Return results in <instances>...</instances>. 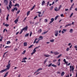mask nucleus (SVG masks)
Returning <instances> with one entry per match:
<instances>
[{"label": "nucleus", "mask_w": 77, "mask_h": 77, "mask_svg": "<svg viewBox=\"0 0 77 77\" xmlns=\"http://www.w3.org/2000/svg\"><path fill=\"white\" fill-rule=\"evenodd\" d=\"M70 72L72 71L73 72L74 71V66H70Z\"/></svg>", "instance_id": "nucleus-1"}, {"label": "nucleus", "mask_w": 77, "mask_h": 77, "mask_svg": "<svg viewBox=\"0 0 77 77\" xmlns=\"http://www.w3.org/2000/svg\"><path fill=\"white\" fill-rule=\"evenodd\" d=\"M11 66V64H8L6 66V67L7 68H6L7 69H9L10 68Z\"/></svg>", "instance_id": "nucleus-2"}, {"label": "nucleus", "mask_w": 77, "mask_h": 77, "mask_svg": "<svg viewBox=\"0 0 77 77\" xmlns=\"http://www.w3.org/2000/svg\"><path fill=\"white\" fill-rule=\"evenodd\" d=\"M36 40H38V38H36L34 40V41L33 42V44H35V42H36V44H38V42H39V40H38V41L36 42Z\"/></svg>", "instance_id": "nucleus-3"}, {"label": "nucleus", "mask_w": 77, "mask_h": 77, "mask_svg": "<svg viewBox=\"0 0 77 77\" xmlns=\"http://www.w3.org/2000/svg\"><path fill=\"white\" fill-rule=\"evenodd\" d=\"M12 2H11V1H10L9 7V8H11V7H12Z\"/></svg>", "instance_id": "nucleus-4"}, {"label": "nucleus", "mask_w": 77, "mask_h": 77, "mask_svg": "<svg viewBox=\"0 0 77 77\" xmlns=\"http://www.w3.org/2000/svg\"><path fill=\"white\" fill-rule=\"evenodd\" d=\"M4 2L5 3V5H7L8 3V1L7 0H4Z\"/></svg>", "instance_id": "nucleus-5"}, {"label": "nucleus", "mask_w": 77, "mask_h": 77, "mask_svg": "<svg viewBox=\"0 0 77 77\" xmlns=\"http://www.w3.org/2000/svg\"><path fill=\"white\" fill-rule=\"evenodd\" d=\"M7 71V69H3L2 71H0V73H2V72H5V71Z\"/></svg>", "instance_id": "nucleus-6"}, {"label": "nucleus", "mask_w": 77, "mask_h": 77, "mask_svg": "<svg viewBox=\"0 0 77 77\" xmlns=\"http://www.w3.org/2000/svg\"><path fill=\"white\" fill-rule=\"evenodd\" d=\"M51 21L49 23V24H51V23H53V22L54 21V18H51Z\"/></svg>", "instance_id": "nucleus-7"}, {"label": "nucleus", "mask_w": 77, "mask_h": 77, "mask_svg": "<svg viewBox=\"0 0 77 77\" xmlns=\"http://www.w3.org/2000/svg\"><path fill=\"white\" fill-rule=\"evenodd\" d=\"M39 71V69H38L37 71L35 72L34 73V75H38V74H39V73H37Z\"/></svg>", "instance_id": "nucleus-8"}, {"label": "nucleus", "mask_w": 77, "mask_h": 77, "mask_svg": "<svg viewBox=\"0 0 77 77\" xmlns=\"http://www.w3.org/2000/svg\"><path fill=\"white\" fill-rule=\"evenodd\" d=\"M63 62H64V63L66 64V66H67L68 65V61H67L66 62V60L65 59H63Z\"/></svg>", "instance_id": "nucleus-9"}, {"label": "nucleus", "mask_w": 77, "mask_h": 77, "mask_svg": "<svg viewBox=\"0 0 77 77\" xmlns=\"http://www.w3.org/2000/svg\"><path fill=\"white\" fill-rule=\"evenodd\" d=\"M53 54H54L55 55H58V54H59V53L57 52V51L53 52Z\"/></svg>", "instance_id": "nucleus-10"}, {"label": "nucleus", "mask_w": 77, "mask_h": 77, "mask_svg": "<svg viewBox=\"0 0 77 77\" xmlns=\"http://www.w3.org/2000/svg\"><path fill=\"white\" fill-rule=\"evenodd\" d=\"M58 31H57L56 32H55V35L56 36H57V35H58Z\"/></svg>", "instance_id": "nucleus-11"}, {"label": "nucleus", "mask_w": 77, "mask_h": 77, "mask_svg": "<svg viewBox=\"0 0 77 77\" xmlns=\"http://www.w3.org/2000/svg\"><path fill=\"white\" fill-rule=\"evenodd\" d=\"M39 48V47L35 48L33 50V52L35 53V52L36 51V49H37V48Z\"/></svg>", "instance_id": "nucleus-12"}, {"label": "nucleus", "mask_w": 77, "mask_h": 77, "mask_svg": "<svg viewBox=\"0 0 77 77\" xmlns=\"http://www.w3.org/2000/svg\"><path fill=\"white\" fill-rule=\"evenodd\" d=\"M44 56H45V57H50V55H49L48 54H47L44 55Z\"/></svg>", "instance_id": "nucleus-13"}, {"label": "nucleus", "mask_w": 77, "mask_h": 77, "mask_svg": "<svg viewBox=\"0 0 77 77\" xmlns=\"http://www.w3.org/2000/svg\"><path fill=\"white\" fill-rule=\"evenodd\" d=\"M71 26V23H69V24L66 25L65 26V27H67L68 26Z\"/></svg>", "instance_id": "nucleus-14"}, {"label": "nucleus", "mask_w": 77, "mask_h": 77, "mask_svg": "<svg viewBox=\"0 0 77 77\" xmlns=\"http://www.w3.org/2000/svg\"><path fill=\"white\" fill-rule=\"evenodd\" d=\"M39 41L40 40H42L43 39V37L42 36H40L39 37Z\"/></svg>", "instance_id": "nucleus-15"}, {"label": "nucleus", "mask_w": 77, "mask_h": 77, "mask_svg": "<svg viewBox=\"0 0 77 77\" xmlns=\"http://www.w3.org/2000/svg\"><path fill=\"white\" fill-rule=\"evenodd\" d=\"M54 11L57 12V11H59V9H57V7H55L54 8Z\"/></svg>", "instance_id": "nucleus-16"}, {"label": "nucleus", "mask_w": 77, "mask_h": 77, "mask_svg": "<svg viewBox=\"0 0 77 77\" xmlns=\"http://www.w3.org/2000/svg\"><path fill=\"white\" fill-rule=\"evenodd\" d=\"M64 74H65V72H62L61 74V76H63Z\"/></svg>", "instance_id": "nucleus-17"}, {"label": "nucleus", "mask_w": 77, "mask_h": 77, "mask_svg": "<svg viewBox=\"0 0 77 77\" xmlns=\"http://www.w3.org/2000/svg\"><path fill=\"white\" fill-rule=\"evenodd\" d=\"M27 43L26 42L24 43V46H27Z\"/></svg>", "instance_id": "nucleus-18"}, {"label": "nucleus", "mask_w": 77, "mask_h": 77, "mask_svg": "<svg viewBox=\"0 0 77 77\" xmlns=\"http://www.w3.org/2000/svg\"><path fill=\"white\" fill-rule=\"evenodd\" d=\"M18 19H16L15 21H14V23H15V24H17V23H18Z\"/></svg>", "instance_id": "nucleus-19"}, {"label": "nucleus", "mask_w": 77, "mask_h": 77, "mask_svg": "<svg viewBox=\"0 0 77 77\" xmlns=\"http://www.w3.org/2000/svg\"><path fill=\"white\" fill-rule=\"evenodd\" d=\"M8 72H7L5 74V75L4 76V77H6V76H7V75H8Z\"/></svg>", "instance_id": "nucleus-20"}, {"label": "nucleus", "mask_w": 77, "mask_h": 77, "mask_svg": "<svg viewBox=\"0 0 77 77\" xmlns=\"http://www.w3.org/2000/svg\"><path fill=\"white\" fill-rule=\"evenodd\" d=\"M62 54H60V55H59V56L57 57V59H58V58H59L60 57H61L62 56Z\"/></svg>", "instance_id": "nucleus-21"}, {"label": "nucleus", "mask_w": 77, "mask_h": 77, "mask_svg": "<svg viewBox=\"0 0 77 77\" xmlns=\"http://www.w3.org/2000/svg\"><path fill=\"white\" fill-rule=\"evenodd\" d=\"M45 3V1H43L42 2V6H43L44 5V4Z\"/></svg>", "instance_id": "nucleus-22"}, {"label": "nucleus", "mask_w": 77, "mask_h": 77, "mask_svg": "<svg viewBox=\"0 0 77 77\" xmlns=\"http://www.w3.org/2000/svg\"><path fill=\"white\" fill-rule=\"evenodd\" d=\"M18 6V7H19V6H20V5H19L18 4H16L14 5V6L15 7V6Z\"/></svg>", "instance_id": "nucleus-23"}, {"label": "nucleus", "mask_w": 77, "mask_h": 77, "mask_svg": "<svg viewBox=\"0 0 77 77\" xmlns=\"http://www.w3.org/2000/svg\"><path fill=\"white\" fill-rule=\"evenodd\" d=\"M30 11H28L27 13V16H28L29 14H30Z\"/></svg>", "instance_id": "nucleus-24"}, {"label": "nucleus", "mask_w": 77, "mask_h": 77, "mask_svg": "<svg viewBox=\"0 0 77 77\" xmlns=\"http://www.w3.org/2000/svg\"><path fill=\"white\" fill-rule=\"evenodd\" d=\"M48 32V31H47L45 32H44L43 33H42V35H44L45 34H46V33H47Z\"/></svg>", "instance_id": "nucleus-25"}, {"label": "nucleus", "mask_w": 77, "mask_h": 77, "mask_svg": "<svg viewBox=\"0 0 77 77\" xmlns=\"http://www.w3.org/2000/svg\"><path fill=\"white\" fill-rule=\"evenodd\" d=\"M52 66H53L54 67H57V66L54 65V64H52L51 65Z\"/></svg>", "instance_id": "nucleus-26"}, {"label": "nucleus", "mask_w": 77, "mask_h": 77, "mask_svg": "<svg viewBox=\"0 0 77 77\" xmlns=\"http://www.w3.org/2000/svg\"><path fill=\"white\" fill-rule=\"evenodd\" d=\"M53 9V6H52L50 8V11H52V9Z\"/></svg>", "instance_id": "nucleus-27"}, {"label": "nucleus", "mask_w": 77, "mask_h": 77, "mask_svg": "<svg viewBox=\"0 0 77 77\" xmlns=\"http://www.w3.org/2000/svg\"><path fill=\"white\" fill-rule=\"evenodd\" d=\"M74 47L75 48V50L77 51V45H75V46H74Z\"/></svg>", "instance_id": "nucleus-28"}, {"label": "nucleus", "mask_w": 77, "mask_h": 77, "mask_svg": "<svg viewBox=\"0 0 77 77\" xmlns=\"http://www.w3.org/2000/svg\"><path fill=\"white\" fill-rule=\"evenodd\" d=\"M29 34L27 33L25 35V37H27V36H29Z\"/></svg>", "instance_id": "nucleus-29"}, {"label": "nucleus", "mask_w": 77, "mask_h": 77, "mask_svg": "<svg viewBox=\"0 0 77 77\" xmlns=\"http://www.w3.org/2000/svg\"><path fill=\"white\" fill-rule=\"evenodd\" d=\"M35 5H34L32 8L31 9V11H32L33 9L35 8Z\"/></svg>", "instance_id": "nucleus-30"}, {"label": "nucleus", "mask_w": 77, "mask_h": 77, "mask_svg": "<svg viewBox=\"0 0 77 77\" xmlns=\"http://www.w3.org/2000/svg\"><path fill=\"white\" fill-rule=\"evenodd\" d=\"M28 29V26H27L26 27H25L23 29Z\"/></svg>", "instance_id": "nucleus-31"}, {"label": "nucleus", "mask_w": 77, "mask_h": 77, "mask_svg": "<svg viewBox=\"0 0 77 77\" xmlns=\"http://www.w3.org/2000/svg\"><path fill=\"white\" fill-rule=\"evenodd\" d=\"M58 17H59V16H56V17L55 18V20H57V18H58Z\"/></svg>", "instance_id": "nucleus-32"}, {"label": "nucleus", "mask_w": 77, "mask_h": 77, "mask_svg": "<svg viewBox=\"0 0 77 77\" xmlns=\"http://www.w3.org/2000/svg\"><path fill=\"white\" fill-rule=\"evenodd\" d=\"M62 8V5H60L59 6V8H58V9L59 10H60V8Z\"/></svg>", "instance_id": "nucleus-33"}, {"label": "nucleus", "mask_w": 77, "mask_h": 77, "mask_svg": "<svg viewBox=\"0 0 77 77\" xmlns=\"http://www.w3.org/2000/svg\"><path fill=\"white\" fill-rule=\"evenodd\" d=\"M39 17H42V15L41 16H40V15L39 14H41V12H39Z\"/></svg>", "instance_id": "nucleus-34"}, {"label": "nucleus", "mask_w": 77, "mask_h": 77, "mask_svg": "<svg viewBox=\"0 0 77 77\" xmlns=\"http://www.w3.org/2000/svg\"><path fill=\"white\" fill-rule=\"evenodd\" d=\"M33 45H31L30 46H29L28 47V48H32V47H33Z\"/></svg>", "instance_id": "nucleus-35"}, {"label": "nucleus", "mask_w": 77, "mask_h": 77, "mask_svg": "<svg viewBox=\"0 0 77 77\" xmlns=\"http://www.w3.org/2000/svg\"><path fill=\"white\" fill-rule=\"evenodd\" d=\"M9 44H11V42L10 41H8L7 42V44L8 45Z\"/></svg>", "instance_id": "nucleus-36"}, {"label": "nucleus", "mask_w": 77, "mask_h": 77, "mask_svg": "<svg viewBox=\"0 0 77 77\" xmlns=\"http://www.w3.org/2000/svg\"><path fill=\"white\" fill-rule=\"evenodd\" d=\"M24 30V29H22L21 30V31L20 33V34H21V33H22V32H23V30Z\"/></svg>", "instance_id": "nucleus-37"}, {"label": "nucleus", "mask_w": 77, "mask_h": 77, "mask_svg": "<svg viewBox=\"0 0 77 77\" xmlns=\"http://www.w3.org/2000/svg\"><path fill=\"white\" fill-rule=\"evenodd\" d=\"M54 41V39H53L52 40H50V42H53Z\"/></svg>", "instance_id": "nucleus-38"}, {"label": "nucleus", "mask_w": 77, "mask_h": 77, "mask_svg": "<svg viewBox=\"0 0 77 77\" xmlns=\"http://www.w3.org/2000/svg\"><path fill=\"white\" fill-rule=\"evenodd\" d=\"M72 31H73V30H72V29H70L69 31L70 33H72Z\"/></svg>", "instance_id": "nucleus-39"}, {"label": "nucleus", "mask_w": 77, "mask_h": 77, "mask_svg": "<svg viewBox=\"0 0 77 77\" xmlns=\"http://www.w3.org/2000/svg\"><path fill=\"white\" fill-rule=\"evenodd\" d=\"M73 14H74V13H71V15L70 16V18H71V17H72V15H73Z\"/></svg>", "instance_id": "nucleus-40"}, {"label": "nucleus", "mask_w": 77, "mask_h": 77, "mask_svg": "<svg viewBox=\"0 0 77 77\" xmlns=\"http://www.w3.org/2000/svg\"><path fill=\"white\" fill-rule=\"evenodd\" d=\"M16 9V7H15L14 8V9H12V11L13 12H14V11H15V9Z\"/></svg>", "instance_id": "nucleus-41"}, {"label": "nucleus", "mask_w": 77, "mask_h": 77, "mask_svg": "<svg viewBox=\"0 0 77 77\" xmlns=\"http://www.w3.org/2000/svg\"><path fill=\"white\" fill-rule=\"evenodd\" d=\"M10 47H11L9 46H6L5 47V48H10Z\"/></svg>", "instance_id": "nucleus-42"}, {"label": "nucleus", "mask_w": 77, "mask_h": 77, "mask_svg": "<svg viewBox=\"0 0 77 77\" xmlns=\"http://www.w3.org/2000/svg\"><path fill=\"white\" fill-rule=\"evenodd\" d=\"M52 65V63H50L48 66V67H50Z\"/></svg>", "instance_id": "nucleus-43"}, {"label": "nucleus", "mask_w": 77, "mask_h": 77, "mask_svg": "<svg viewBox=\"0 0 77 77\" xmlns=\"http://www.w3.org/2000/svg\"><path fill=\"white\" fill-rule=\"evenodd\" d=\"M49 4H50V2H48L47 4V6L48 7V5H49Z\"/></svg>", "instance_id": "nucleus-44"}, {"label": "nucleus", "mask_w": 77, "mask_h": 77, "mask_svg": "<svg viewBox=\"0 0 77 77\" xmlns=\"http://www.w3.org/2000/svg\"><path fill=\"white\" fill-rule=\"evenodd\" d=\"M69 48H67L66 50V51H69Z\"/></svg>", "instance_id": "nucleus-45"}, {"label": "nucleus", "mask_w": 77, "mask_h": 77, "mask_svg": "<svg viewBox=\"0 0 77 77\" xmlns=\"http://www.w3.org/2000/svg\"><path fill=\"white\" fill-rule=\"evenodd\" d=\"M27 57H25V58H23V59H22V60H27Z\"/></svg>", "instance_id": "nucleus-46"}, {"label": "nucleus", "mask_w": 77, "mask_h": 77, "mask_svg": "<svg viewBox=\"0 0 77 77\" xmlns=\"http://www.w3.org/2000/svg\"><path fill=\"white\" fill-rule=\"evenodd\" d=\"M26 50L24 51H23V52L22 53V54H25V53H26Z\"/></svg>", "instance_id": "nucleus-47"}, {"label": "nucleus", "mask_w": 77, "mask_h": 77, "mask_svg": "<svg viewBox=\"0 0 77 77\" xmlns=\"http://www.w3.org/2000/svg\"><path fill=\"white\" fill-rule=\"evenodd\" d=\"M4 26H6V27H8V26H9V25H8V24H5V25H4Z\"/></svg>", "instance_id": "nucleus-48"}, {"label": "nucleus", "mask_w": 77, "mask_h": 77, "mask_svg": "<svg viewBox=\"0 0 77 77\" xmlns=\"http://www.w3.org/2000/svg\"><path fill=\"white\" fill-rule=\"evenodd\" d=\"M21 62H24L25 63H26V60H22L21 61Z\"/></svg>", "instance_id": "nucleus-49"}, {"label": "nucleus", "mask_w": 77, "mask_h": 77, "mask_svg": "<svg viewBox=\"0 0 77 77\" xmlns=\"http://www.w3.org/2000/svg\"><path fill=\"white\" fill-rule=\"evenodd\" d=\"M73 8V7H72V6H71L70 8L69 11H71V9H72Z\"/></svg>", "instance_id": "nucleus-50"}, {"label": "nucleus", "mask_w": 77, "mask_h": 77, "mask_svg": "<svg viewBox=\"0 0 77 77\" xmlns=\"http://www.w3.org/2000/svg\"><path fill=\"white\" fill-rule=\"evenodd\" d=\"M57 61V60H54L53 61V62H56Z\"/></svg>", "instance_id": "nucleus-51"}, {"label": "nucleus", "mask_w": 77, "mask_h": 77, "mask_svg": "<svg viewBox=\"0 0 77 77\" xmlns=\"http://www.w3.org/2000/svg\"><path fill=\"white\" fill-rule=\"evenodd\" d=\"M20 10L17 11V14H19V13H20Z\"/></svg>", "instance_id": "nucleus-52"}, {"label": "nucleus", "mask_w": 77, "mask_h": 77, "mask_svg": "<svg viewBox=\"0 0 77 77\" xmlns=\"http://www.w3.org/2000/svg\"><path fill=\"white\" fill-rule=\"evenodd\" d=\"M38 18V16H36L34 18V20H35V19H36V18Z\"/></svg>", "instance_id": "nucleus-53"}, {"label": "nucleus", "mask_w": 77, "mask_h": 77, "mask_svg": "<svg viewBox=\"0 0 77 77\" xmlns=\"http://www.w3.org/2000/svg\"><path fill=\"white\" fill-rule=\"evenodd\" d=\"M6 52H5L4 54V55L3 56V57H5V54H6Z\"/></svg>", "instance_id": "nucleus-54"}, {"label": "nucleus", "mask_w": 77, "mask_h": 77, "mask_svg": "<svg viewBox=\"0 0 77 77\" xmlns=\"http://www.w3.org/2000/svg\"><path fill=\"white\" fill-rule=\"evenodd\" d=\"M47 62V60H46L44 61V64H45V62Z\"/></svg>", "instance_id": "nucleus-55"}, {"label": "nucleus", "mask_w": 77, "mask_h": 77, "mask_svg": "<svg viewBox=\"0 0 77 77\" xmlns=\"http://www.w3.org/2000/svg\"><path fill=\"white\" fill-rule=\"evenodd\" d=\"M41 70H42V68H39V71H41Z\"/></svg>", "instance_id": "nucleus-56"}, {"label": "nucleus", "mask_w": 77, "mask_h": 77, "mask_svg": "<svg viewBox=\"0 0 77 77\" xmlns=\"http://www.w3.org/2000/svg\"><path fill=\"white\" fill-rule=\"evenodd\" d=\"M63 31L64 32H65L66 31V29H63Z\"/></svg>", "instance_id": "nucleus-57"}, {"label": "nucleus", "mask_w": 77, "mask_h": 77, "mask_svg": "<svg viewBox=\"0 0 77 77\" xmlns=\"http://www.w3.org/2000/svg\"><path fill=\"white\" fill-rule=\"evenodd\" d=\"M32 32H31L29 35V36H32Z\"/></svg>", "instance_id": "nucleus-58"}, {"label": "nucleus", "mask_w": 77, "mask_h": 77, "mask_svg": "<svg viewBox=\"0 0 77 77\" xmlns=\"http://www.w3.org/2000/svg\"><path fill=\"white\" fill-rule=\"evenodd\" d=\"M57 74H60V72L59 71H58L57 72Z\"/></svg>", "instance_id": "nucleus-59"}, {"label": "nucleus", "mask_w": 77, "mask_h": 77, "mask_svg": "<svg viewBox=\"0 0 77 77\" xmlns=\"http://www.w3.org/2000/svg\"><path fill=\"white\" fill-rule=\"evenodd\" d=\"M60 65V62H59V64L58 65V66H59Z\"/></svg>", "instance_id": "nucleus-60"}, {"label": "nucleus", "mask_w": 77, "mask_h": 77, "mask_svg": "<svg viewBox=\"0 0 77 77\" xmlns=\"http://www.w3.org/2000/svg\"><path fill=\"white\" fill-rule=\"evenodd\" d=\"M65 11H68V9H66L65 10Z\"/></svg>", "instance_id": "nucleus-61"}, {"label": "nucleus", "mask_w": 77, "mask_h": 77, "mask_svg": "<svg viewBox=\"0 0 77 77\" xmlns=\"http://www.w3.org/2000/svg\"><path fill=\"white\" fill-rule=\"evenodd\" d=\"M45 22H47V19H45Z\"/></svg>", "instance_id": "nucleus-62"}, {"label": "nucleus", "mask_w": 77, "mask_h": 77, "mask_svg": "<svg viewBox=\"0 0 77 77\" xmlns=\"http://www.w3.org/2000/svg\"><path fill=\"white\" fill-rule=\"evenodd\" d=\"M61 17H63V14H62L61 15Z\"/></svg>", "instance_id": "nucleus-63"}, {"label": "nucleus", "mask_w": 77, "mask_h": 77, "mask_svg": "<svg viewBox=\"0 0 77 77\" xmlns=\"http://www.w3.org/2000/svg\"><path fill=\"white\" fill-rule=\"evenodd\" d=\"M75 10L76 11H77V8H75Z\"/></svg>", "instance_id": "nucleus-64"}]
</instances>
